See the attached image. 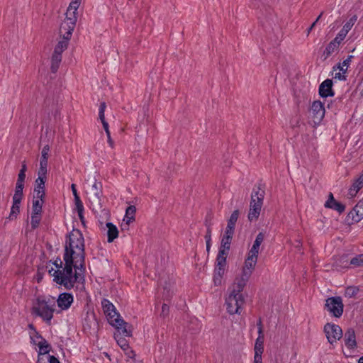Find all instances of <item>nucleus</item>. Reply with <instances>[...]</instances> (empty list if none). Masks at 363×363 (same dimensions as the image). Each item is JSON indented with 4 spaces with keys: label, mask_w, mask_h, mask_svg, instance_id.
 Listing matches in <instances>:
<instances>
[{
    "label": "nucleus",
    "mask_w": 363,
    "mask_h": 363,
    "mask_svg": "<svg viewBox=\"0 0 363 363\" xmlns=\"http://www.w3.org/2000/svg\"><path fill=\"white\" fill-rule=\"evenodd\" d=\"M44 203V199L34 198L33 201L32 213L33 214H41L42 206Z\"/></svg>",
    "instance_id": "obj_28"
},
{
    "label": "nucleus",
    "mask_w": 363,
    "mask_h": 363,
    "mask_svg": "<svg viewBox=\"0 0 363 363\" xmlns=\"http://www.w3.org/2000/svg\"><path fill=\"white\" fill-rule=\"evenodd\" d=\"M257 328H258V335H264L263 333V325H262V319L261 318H259L257 323Z\"/></svg>",
    "instance_id": "obj_52"
},
{
    "label": "nucleus",
    "mask_w": 363,
    "mask_h": 363,
    "mask_svg": "<svg viewBox=\"0 0 363 363\" xmlns=\"http://www.w3.org/2000/svg\"><path fill=\"white\" fill-rule=\"evenodd\" d=\"M123 351L128 358L133 359L135 356V352L130 350V347H128V350Z\"/></svg>",
    "instance_id": "obj_53"
},
{
    "label": "nucleus",
    "mask_w": 363,
    "mask_h": 363,
    "mask_svg": "<svg viewBox=\"0 0 363 363\" xmlns=\"http://www.w3.org/2000/svg\"><path fill=\"white\" fill-rule=\"evenodd\" d=\"M351 25L350 23H347L345 24L342 30L339 32L337 36L335 38L336 41H338L340 43L341 41L344 40L348 31L351 29Z\"/></svg>",
    "instance_id": "obj_30"
},
{
    "label": "nucleus",
    "mask_w": 363,
    "mask_h": 363,
    "mask_svg": "<svg viewBox=\"0 0 363 363\" xmlns=\"http://www.w3.org/2000/svg\"><path fill=\"white\" fill-rule=\"evenodd\" d=\"M258 255H254L249 252L247 259L245 262V266L243 267L242 273L245 274V273L248 274V276L250 277L252 271L256 265L257 261Z\"/></svg>",
    "instance_id": "obj_15"
},
{
    "label": "nucleus",
    "mask_w": 363,
    "mask_h": 363,
    "mask_svg": "<svg viewBox=\"0 0 363 363\" xmlns=\"http://www.w3.org/2000/svg\"><path fill=\"white\" fill-rule=\"evenodd\" d=\"M225 272V267H216L214 274L218 277H223Z\"/></svg>",
    "instance_id": "obj_49"
},
{
    "label": "nucleus",
    "mask_w": 363,
    "mask_h": 363,
    "mask_svg": "<svg viewBox=\"0 0 363 363\" xmlns=\"http://www.w3.org/2000/svg\"><path fill=\"white\" fill-rule=\"evenodd\" d=\"M235 224H236V223H233V221H231V220H230L228 219V224H227V227H226V228H229V227H230V228H232V229H234V230H235Z\"/></svg>",
    "instance_id": "obj_63"
},
{
    "label": "nucleus",
    "mask_w": 363,
    "mask_h": 363,
    "mask_svg": "<svg viewBox=\"0 0 363 363\" xmlns=\"http://www.w3.org/2000/svg\"><path fill=\"white\" fill-rule=\"evenodd\" d=\"M213 282H214L216 286L220 285L221 282H222V277H218V276H217V275H216L214 274H213Z\"/></svg>",
    "instance_id": "obj_56"
},
{
    "label": "nucleus",
    "mask_w": 363,
    "mask_h": 363,
    "mask_svg": "<svg viewBox=\"0 0 363 363\" xmlns=\"http://www.w3.org/2000/svg\"><path fill=\"white\" fill-rule=\"evenodd\" d=\"M207 230H206V235H205V240H211V228L210 226V225H207Z\"/></svg>",
    "instance_id": "obj_55"
},
{
    "label": "nucleus",
    "mask_w": 363,
    "mask_h": 363,
    "mask_svg": "<svg viewBox=\"0 0 363 363\" xmlns=\"http://www.w3.org/2000/svg\"><path fill=\"white\" fill-rule=\"evenodd\" d=\"M344 305L341 297L334 296L326 299L325 308L336 318H340L343 313Z\"/></svg>",
    "instance_id": "obj_7"
},
{
    "label": "nucleus",
    "mask_w": 363,
    "mask_h": 363,
    "mask_svg": "<svg viewBox=\"0 0 363 363\" xmlns=\"http://www.w3.org/2000/svg\"><path fill=\"white\" fill-rule=\"evenodd\" d=\"M49 152H50L49 145H45L41 152V155H42L41 157H44V158H45V157L48 158Z\"/></svg>",
    "instance_id": "obj_50"
},
{
    "label": "nucleus",
    "mask_w": 363,
    "mask_h": 363,
    "mask_svg": "<svg viewBox=\"0 0 363 363\" xmlns=\"http://www.w3.org/2000/svg\"><path fill=\"white\" fill-rule=\"evenodd\" d=\"M335 79H338L340 80H345V76L342 74L341 73L338 72V73L335 74Z\"/></svg>",
    "instance_id": "obj_62"
},
{
    "label": "nucleus",
    "mask_w": 363,
    "mask_h": 363,
    "mask_svg": "<svg viewBox=\"0 0 363 363\" xmlns=\"http://www.w3.org/2000/svg\"><path fill=\"white\" fill-rule=\"evenodd\" d=\"M244 303L245 299L242 295H237L230 292L225 299L226 309L231 315L240 314Z\"/></svg>",
    "instance_id": "obj_6"
},
{
    "label": "nucleus",
    "mask_w": 363,
    "mask_h": 363,
    "mask_svg": "<svg viewBox=\"0 0 363 363\" xmlns=\"http://www.w3.org/2000/svg\"><path fill=\"white\" fill-rule=\"evenodd\" d=\"M363 186V174L361 175L352 184L349 189V194L351 196H354L358 192V191Z\"/></svg>",
    "instance_id": "obj_25"
},
{
    "label": "nucleus",
    "mask_w": 363,
    "mask_h": 363,
    "mask_svg": "<svg viewBox=\"0 0 363 363\" xmlns=\"http://www.w3.org/2000/svg\"><path fill=\"white\" fill-rule=\"evenodd\" d=\"M345 343L348 348H354L356 347L357 342L355 333L354 329L349 328L345 334Z\"/></svg>",
    "instance_id": "obj_21"
},
{
    "label": "nucleus",
    "mask_w": 363,
    "mask_h": 363,
    "mask_svg": "<svg viewBox=\"0 0 363 363\" xmlns=\"http://www.w3.org/2000/svg\"><path fill=\"white\" fill-rule=\"evenodd\" d=\"M34 193L35 194L34 198L44 199L45 196V187L35 185Z\"/></svg>",
    "instance_id": "obj_38"
},
{
    "label": "nucleus",
    "mask_w": 363,
    "mask_h": 363,
    "mask_svg": "<svg viewBox=\"0 0 363 363\" xmlns=\"http://www.w3.org/2000/svg\"><path fill=\"white\" fill-rule=\"evenodd\" d=\"M32 340L35 344V340H33V337L30 336ZM35 337L40 339V341L36 345L39 347L38 357L44 356L48 354L50 349V345L47 342L45 339H44L38 332H35Z\"/></svg>",
    "instance_id": "obj_18"
},
{
    "label": "nucleus",
    "mask_w": 363,
    "mask_h": 363,
    "mask_svg": "<svg viewBox=\"0 0 363 363\" xmlns=\"http://www.w3.org/2000/svg\"><path fill=\"white\" fill-rule=\"evenodd\" d=\"M232 238L223 236L221 240V245L219 250L228 252L230 247Z\"/></svg>",
    "instance_id": "obj_34"
},
{
    "label": "nucleus",
    "mask_w": 363,
    "mask_h": 363,
    "mask_svg": "<svg viewBox=\"0 0 363 363\" xmlns=\"http://www.w3.org/2000/svg\"><path fill=\"white\" fill-rule=\"evenodd\" d=\"M324 332L325 333L327 339L330 344H333L342 337L341 328L333 323H327L324 326Z\"/></svg>",
    "instance_id": "obj_8"
},
{
    "label": "nucleus",
    "mask_w": 363,
    "mask_h": 363,
    "mask_svg": "<svg viewBox=\"0 0 363 363\" xmlns=\"http://www.w3.org/2000/svg\"><path fill=\"white\" fill-rule=\"evenodd\" d=\"M172 294L173 290L170 284L164 286L163 296L165 297V298L168 299L172 296Z\"/></svg>",
    "instance_id": "obj_44"
},
{
    "label": "nucleus",
    "mask_w": 363,
    "mask_h": 363,
    "mask_svg": "<svg viewBox=\"0 0 363 363\" xmlns=\"http://www.w3.org/2000/svg\"><path fill=\"white\" fill-rule=\"evenodd\" d=\"M82 0H72L66 12V18L63 21V28L74 30L77 21V10Z\"/></svg>",
    "instance_id": "obj_5"
},
{
    "label": "nucleus",
    "mask_w": 363,
    "mask_h": 363,
    "mask_svg": "<svg viewBox=\"0 0 363 363\" xmlns=\"http://www.w3.org/2000/svg\"><path fill=\"white\" fill-rule=\"evenodd\" d=\"M340 43L336 41L335 39L332 40L326 47L325 50L323 52V55H325V58L328 57L337 48Z\"/></svg>",
    "instance_id": "obj_29"
},
{
    "label": "nucleus",
    "mask_w": 363,
    "mask_h": 363,
    "mask_svg": "<svg viewBox=\"0 0 363 363\" xmlns=\"http://www.w3.org/2000/svg\"><path fill=\"white\" fill-rule=\"evenodd\" d=\"M136 212V208L135 206H130L127 208L125 211V216L135 217V214Z\"/></svg>",
    "instance_id": "obj_45"
},
{
    "label": "nucleus",
    "mask_w": 363,
    "mask_h": 363,
    "mask_svg": "<svg viewBox=\"0 0 363 363\" xmlns=\"http://www.w3.org/2000/svg\"><path fill=\"white\" fill-rule=\"evenodd\" d=\"M250 277L247 273H245V274L242 273L240 277L235 279L230 292L237 295H242L241 292L246 286Z\"/></svg>",
    "instance_id": "obj_13"
},
{
    "label": "nucleus",
    "mask_w": 363,
    "mask_h": 363,
    "mask_svg": "<svg viewBox=\"0 0 363 363\" xmlns=\"http://www.w3.org/2000/svg\"><path fill=\"white\" fill-rule=\"evenodd\" d=\"M26 170H27L26 164L25 162H23L22 163L21 169V170H20V172L18 173V179H17L16 182L24 184Z\"/></svg>",
    "instance_id": "obj_35"
},
{
    "label": "nucleus",
    "mask_w": 363,
    "mask_h": 363,
    "mask_svg": "<svg viewBox=\"0 0 363 363\" xmlns=\"http://www.w3.org/2000/svg\"><path fill=\"white\" fill-rule=\"evenodd\" d=\"M264 335H258L255 344V356H262L264 351Z\"/></svg>",
    "instance_id": "obj_23"
},
{
    "label": "nucleus",
    "mask_w": 363,
    "mask_h": 363,
    "mask_svg": "<svg viewBox=\"0 0 363 363\" xmlns=\"http://www.w3.org/2000/svg\"><path fill=\"white\" fill-rule=\"evenodd\" d=\"M61 61L62 55L53 52L51 58V70L53 73L57 71Z\"/></svg>",
    "instance_id": "obj_26"
},
{
    "label": "nucleus",
    "mask_w": 363,
    "mask_h": 363,
    "mask_svg": "<svg viewBox=\"0 0 363 363\" xmlns=\"http://www.w3.org/2000/svg\"><path fill=\"white\" fill-rule=\"evenodd\" d=\"M359 292V288L357 286H348L345 289V295L346 297L352 298L355 296Z\"/></svg>",
    "instance_id": "obj_36"
},
{
    "label": "nucleus",
    "mask_w": 363,
    "mask_h": 363,
    "mask_svg": "<svg viewBox=\"0 0 363 363\" xmlns=\"http://www.w3.org/2000/svg\"><path fill=\"white\" fill-rule=\"evenodd\" d=\"M111 325L114 326L118 330V333H121V336H132V326L121 319V317L119 318H118L112 320Z\"/></svg>",
    "instance_id": "obj_11"
},
{
    "label": "nucleus",
    "mask_w": 363,
    "mask_h": 363,
    "mask_svg": "<svg viewBox=\"0 0 363 363\" xmlns=\"http://www.w3.org/2000/svg\"><path fill=\"white\" fill-rule=\"evenodd\" d=\"M23 187H24V184L16 182V188H15V193L13 196V200L21 201V199L23 197Z\"/></svg>",
    "instance_id": "obj_33"
},
{
    "label": "nucleus",
    "mask_w": 363,
    "mask_h": 363,
    "mask_svg": "<svg viewBox=\"0 0 363 363\" xmlns=\"http://www.w3.org/2000/svg\"><path fill=\"white\" fill-rule=\"evenodd\" d=\"M48 158L45 157H41V159H40V167H48Z\"/></svg>",
    "instance_id": "obj_61"
},
{
    "label": "nucleus",
    "mask_w": 363,
    "mask_h": 363,
    "mask_svg": "<svg viewBox=\"0 0 363 363\" xmlns=\"http://www.w3.org/2000/svg\"><path fill=\"white\" fill-rule=\"evenodd\" d=\"M47 178L45 177H40L38 176V178L36 179L35 183L36 186H40L41 187H45V183L46 182Z\"/></svg>",
    "instance_id": "obj_47"
},
{
    "label": "nucleus",
    "mask_w": 363,
    "mask_h": 363,
    "mask_svg": "<svg viewBox=\"0 0 363 363\" xmlns=\"http://www.w3.org/2000/svg\"><path fill=\"white\" fill-rule=\"evenodd\" d=\"M350 264H352L355 267L363 266V254L359 255L353 257L350 260Z\"/></svg>",
    "instance_id": "obj_41"
},
{
    "label": "nucleus",
    "mask_w": 363,
    "mask_h": 363,
    "mask_svg": "<svg viewBox=\"0 0 363 363\" xmlns=\"http://www.w3.org/2000/svg\"><path fill=\"white\" fill-rule=\"evenodd\" d=\"M55 307V302L54 300H46L39 297L31 308V314L41 318L48 325H50Z\"/></svg>",
    "instance_id": "obj_3"
},
{
    "label": "nucleus",
    "mask_w": 363,
    "mask_h": 363,
    "mask_svg": "<svg viewBox=\"0 0 363 363\" xmlns=\"http://www.w3.org/2000/svg\"><path fill=\"white\" fill-rule=\"evenodd\" d=\"M333 81L327 79L323 81L319 86V94L323 98L334 96L335 93L332 89Z\"/></svg>",
    "instance_id": "obj_17"
},
{
    "label": "nucleus",
    "mask_w": 363,
    "mask_h": 363,
    "mask_svg": "<svg viewBox=\"0 0 363 363\" xmlns=\"http://www.w3.org/2000/svg\"><path fill=\"white\" fill-rule=\"evenodd\" d=\"M48 359L50 363H60L58 359H57L55 356L49 355L48 357Z\"/></svg>",
    "instance_id": "obj_60"
},
{
    "label": "nucleus",
    "mask_w": 363,
    "mask_h": 363,
    "mask_svg": "<svg viewBox=\"0 0 363 363\" xmlns=\"http://www.w3.org/2000/svg\"><path fill=\"white\" fill-rule=\"evenodd\" d=\"M102 125H103V128L106 133V135H107V139H108V143L109 144V145L111 147H113V145H114V143H113V140H112L111 137V133H110V130H109V127H108V122L106 121H102Z\"/></svg>",
    "instance_id": "obj_37"
},
{
    "label": "nucleus",
    "mask_w": 363,
    "mask_h": 363,
    "mask_svg": "<svg viewBox=\"0 0 363 363\" xmlns=\"http://www.w3.org/2000/svg\"><path fill=\"white\" fill-rule=\"evenodd\" d=\"M77 214H78V216H79V218L80 221L84 225L85 220H84V212H81L80 213H77Z\"/></svg>",
    "instance_id": "obj_64"
},
{
    "label": "nucleus",
    "mask_w": 363,
    "mask_h": 363,
    "mask_svg": "<svg viewBox=\"0 0 363 363\" xmlns=\"http://www.w3.org/2000/svg\"><path fill=\"white\" fill-rule=\"evenodd\" d=\"M53 264L55 266V267L57 268V269H62L64 267H62V262L60 259H57L54 262H53Z\"/></svg>",
    "instance_id": "obj_59"
},
{
    "label": "nucleus",
    "mask_w": 363,
    "mask_h": 363,
    "mask_svg": "<svg viewBox=\"0 0 363 363\" xmlns=\"http://www.w3.org/2000/svg\"><path fill=\"white\" fill-rule=\"evenodd\" d=\"M63 259L65 261L64 267L55 270L51 269L49 270V274L53 277L54 282L63 286L67 290H70L79 279L80 273L77 272V269L84 270V267L81 268L79 263L69 259L68 256Z\"/></svg>",
    "instance_id": "obj_1"
},
{
    "label": "nucleus",
    "mask_w": 363,
    "mask_h": 363,
    "mask_svg": "<svg viewBox=\"0 0 363 363\" xmlns=\"http://www.w3.org/2000/svg\"><path fill=\"white\" fill-rule=\"evenodd\" d=\"M135 220V217H133V216H125V217L123 218V222H125L126 225H129L130 223L133 222Z\"/></svg>",
    "instance_id": "obj_57"
},
{
    "label": "nucleus",
    "mask_w": 363,
    "mask_h": 363,
    "mask_svg": "<svg viewBox=\"0 0 363 363\" xmlns=\"http://www.w3.org/2000/svg\"><path fill=\"white\" fill-rule=\"evenodd\" d=\"M228 252L219 250L217 257H216V266L220 267H225L226 266V258Z\"/></svg>",
    "instance_id": "obj_27"
},
{
    "label": "nucleus",
    "mask_w": 363,
    "mask_h": 363,
    "mask_svg": "<svg viewBox=\"0 0 363 363\" xmlns=\"http://www.w3.org/2000/svg\"><path fill=\"white\" fill-rule=\"evenodd\" d=\"M325 207L335 210L340 213H342L345 209V205L337 201L334 199L333 194L332 193L329 194L328 199L325 203Z\"/></svg>",
    "instance_id": "obj_19"
},
{
    "label": "nucleus",
    "mask_w": 363,
    "mask_h": 363,
    "mask_svg": "<svg viewBox=\"0 0 363 363\" xmlns=\"http://www.w3.org/2000/svg\"><path fill=\"white\" fill-rule=\"evenodd\" d=\"M348 219L357 223L363 218V199L360 200L347 215Z\"/></svg>",
    "instance_id": "obj_16"
},
{
    "label": "nucleus",
    "mask_w": 363,
    "mask_h": 363,
    "mask_svg": "<svg viewBox=\"0 0 363 363\" xmlns=\"http://www.w3.org/2000/svg\"><path fill=\"white\" fill-rule=\"evenodd\" d=\"M74 301V297L72 294L64 292L59 295L57 303V306L62 310H67Z\"/></svg>",
    "instance_id": "obj_14"
},
{
    "label": "nucleus",
    "mask_w": 363,
    "mask_h": 363,
    "mask_svg": "<svg viewBox=\"0 0 363 363\" xmlns=\"http://www.w3.org/2000/svg\"><path fill=\"white\" fill-rule=\"evenodd\" d=\"M101 305L103 307L104 312L106 315L108 322L111 324V320H114V318H118L121 317L120 314L117 313L115 306L113 304L110 302L108 299H103L101 301Z\"/></svg>",
    "instance_id": "obj_12"
},
{
    "label": "nucleus",
    "mask_w": 363,
    "mask_h": 363,
    "mask_svg": "<svg viewBox=\"0 0 363 363\" xmlns=\"http://www.w3.org/2000/svg\"><path fill=\"white\" fill-rule=\"evenodd\" d=\"M47 167H40L38 172V176L40 177H41L47 178V172H48Z\"/></svg>",
    "instance_id": "obj_46"
},
{
    "label": "nucleus",
    "mask_w": 363,
    "mask_h": 363,
    "mask_svg": "<svg viewBox=\"0 0 363 363\" xmlns=\"http://www.w3.org/2000/svg\"><path fill=\"white\" fill-rule=\"evenodd\" d=\"M74 203L76 206V210L77 213H80L81 212H84V205L80 198L74 199Z\"/></svg>",
    "instance_id": "obj_43"
},
{
    "label": "nucleus",
    "mask_w": 363,
    "mask_h": 363,
    "mask_svg": "<svg viewBox=\"0 0 363 363\" xmlns=\"http://www.w3.org/2000/svg\"><path fill=\"white\" fill-rule=\"evenodd\" d=\"M352 57H353V56H352V55L348 56L347 58L345 59L342 62V65H340V64L338 65L337 69H339L343 73H345L347 69L348 65H349L350 62H351V59Z\"/></svg>",
    "instance_id": "obj_39"
},
{
    "label": "nucleus",
    "mask_w": 363,
    "mask_h": 363,
    "mask_svg": "<svg viewBox=\"0 0 363 363\" xmlns=\"http://www.w3.org/2000/svg\"><path fill=\"white\" fill-rule=\"evenodd\" d=\"M66 256L79 263L81 268L85 267L84 239L80 230H74L67 236L63 258Z\"/></svg>",
    "instance_id": "obj_2"
},
{
    "label": "nucleus",
    "mask_w": 363,
    "mask_h": 363,
    "mask_svg": "<svg viewBox=\"0 0 363 363\" xmlns=\"http://www.w3.org/2000/svg\"><path fill=\"white\" fill-rule=\"evenodd\" d=\"M106 227L107 230V236H108V242H112L118 236V230L117 227L113 225L112 223H107Z\"/></svg>",
    "instance_id": "obj_22"
},
{
    "label": "nucleus",
    "mask_w": 363,
    "mask_h": 363,
    "mask_svg": "<svg viewBox=\"0 0 363 363\" xmlns=\"http://www.w3.org/2000/svg\"><path fill=\"white\" fill-rule=\"evenodd\" d=\"M310 111L313 122L315 124L320 123L323 119L325 112L323 103L320 101H313L311 105Z\"/></svg>",
    "instance_id": "obj_10"
},
{
    "label": "nucleus",
    "mask_w": 363,
    "mask_h": 363,
    "mask_svg": "<svg viewBox=\"0 0 363 363\" xmlns=\"http://www.w3.org/2000/svg\"><path fill=\"white\" fill-rule=\"evenodd\" d=\"M71 189H72V194H73V196H74V199H77V198H79V196L77 193V188H76V185L74 184H72L71 185Z\"/></svg>",
    "instance_id": "obj_58"
},
{
    "label": "nucleus",
    "mask_w": 363,
    "mask_h": 363,
    "mask_svg": "<svg viewBox=\"0 0 363 363\" xmlns=\"http://www.w3.org/2000/svg\"><path fill=\"white\" fill-rule=\"evenodd\" d=\"M41 214H33L31 216L30 224L33 229H35L38 227L41 217Z\"/></svg>",
    "instance_id": "obj_40"
},
{
    "label": "nucleus",
    "mask_w": 363,
    "mask_h": 363,
    "mask_svg": "<svg viewBox=\"0 0 363 363\" xmlns=\"http://www.w3.org/2000/svg\"><path fill=\"white\" fill-rule=\"evenodd\" d=\"M234 232H235V230L234 229H232L230 228V227L229 228H226L225 229V233L223 235L226 236V237H230V238H233V236L234 235Z\"/></svg>",
    "instance_id": "obj_54"
},
{
    "label": "nucleus",
    "mask_w": 363,
    "mask_h": 363,
    "mask_svg": "<svg viewBox=\"0 0 363 363\" xmlns=\"http://www.w3.org/2000/svg\"><path fill=\"white\" fill-rule=\"evenodd\" d=\"M91 191L94 194V199L99 205H101V199L103 197L102 184L95 180L91 186Z\"/></svg>",
    "instance_id": "obj_20"
},
{
    "label": "nucleus",
    "mask_w": 363,
    "mask_h": 363,
    "mask_svg": "<svg viewBox=\"0 0 363 363\" xmlns=\"http://www.w3.org/2000/svg\"><path fill=\"white\" fill-rule=\"evenodd\" d=\"M264 195L265 191L262 188L260 184L253 189L248 213V219L250 221H254L258 219L263 205Z\"/></svg>",
    "instance_id": "obj_4"
},
{
    "label": "nucleus",
    "mask_w": 363,
    "mask_h": 363,
    "mask_svg": "<svg viewBox=\"0 0 363 363\" xmlns=\"http://www.w3.org/2000/svg\"><path fill=\"white\" fill-rule=\"evenodd\" d=\"M114 337L118 345L123 350H128V347H129L128 342L123 336H121V333H115Z\"/></svg>",
    "instance_id": "obj_31"
},
{
    "label": "nucleus",
    "mask_w": 363,
    "mask_h": 363,
    "mask_svg": "<svg viewBox=\"0 0 363 363\" xmlns=\"http://www.w3.org/2000/svg\"><path fill=\"white\" fill-rule=\"evenodd\" d=\"M239 214H240L239 211H238V210H235V211L232 213V214H231V216H230V217L229 220H231V221H233V223H236V222H237V220H238V219Z\"/></svg>",
    "instance_id": "obj_48"
},
{
    "label": "nucleus",
    "mask_w": 363,
    "mask_h": 363,
    "mask_svg": "<svg viewBox=\"0 0 363 363\" xmlns=\"http://www.w3.org/2000/svg\"><path fill=\"white\" fill-rule=\"evenodd\" d=\"M168 313H169V306L167 304L164 303L162 306L161 315L165 317L168 315Z\"/></svg>",
    "instance_id": "obj_51"
},
{
    "label": "nucleus",
    "mask_w": 363,
    "mask_h": 363,
    "mask_svg": "<svg viewBox=\"0 0 363 363\" xmlns=\"http://www.w3.org/2000/svg\"><path fill=\"white\" fill-rule=\"evenodd\" d=\"M264 239V235L263 233L260 232L257 235L256 239L253 243V245H252L251 250H250V252L253 253L254 255H255V254L258 255L260 245L263 242Z\"/></svg>",
    "instance_id": "obj_24"
},
{
    "label": "nucleus",
    "mask_w": 363,
    "mask_h": 363,
    "mask_svg": "<svg viewBox=\"0 0 363 363\" xmlns=\"http://www.w3.org/2000/svg\"><path fill=\"white\" fill-rule=\"evenodd\" d=\"M63 22L60 25V33L62 35V40H60L56 45L54 52L61 54L67 48L68 41L69 40L73 30H67V27L63 28Z\"/></svg>",
    "instance_id": "obj_9"
},
{
    "label": "nucleus",
    "mask_w": 363,
    "mask_h": 363,
    "mask_svg": "<svg viewBox=\"0 0 363 363\" xmlns=\"http://www.w3.org/2000/svg\"><path fill=\"white\" fill-rule=\"evenodd\" d=\"M20 204H21V201L13 200V205L11 206V213L9 215L10 219L12 220V219L16 218L17 215L20 212Z\"/></svg>",
    "instance_id": "obj_32"
},
{
    "label": "nucleus",
    "mask_w": 363,
    "mask_h": 363,
    "mask_svg": "<svg viewBox=\"0 0 363 363\" xmlns=\"http://www.w3.org/2000/svg\"><path fill=\"white\" fill-rule=\"evenodd\" d=\"M106 108V105L105 102H102L100 104L99 110V117L101 121H106L104 112Z\"/></svg>",
    "instance_id": "obj_42"
}]
</instances>
